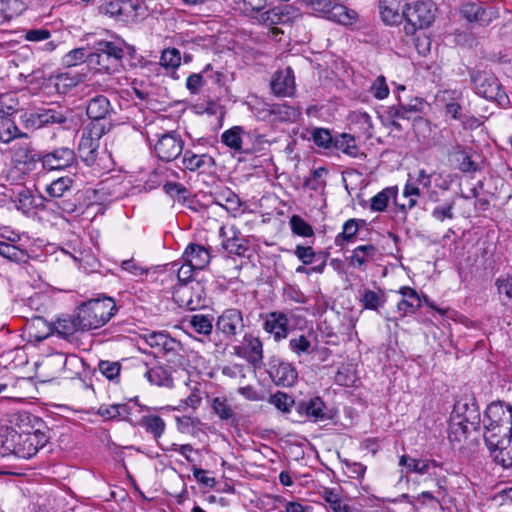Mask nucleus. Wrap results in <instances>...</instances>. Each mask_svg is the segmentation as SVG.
Returning a JSON list of instances; mask_svg holds the SVG:
<instances>
[{"label": "nucleus", "instance_id": "1", "mask_svg": "<svg viewBox=\"0 0 512 512\" xmlns=\"http://www.w3.org/2000/svg\"><path fill=\"white\" fill-rule=\"evenodd\" d=\"M485 443L497 463L512 468V405L497 401L486 408Z\"/></svg>", "mask_w": 512, "mask_h": 512}, {"label": "nucleus", "instance_id": "2", "mask_svg": "<svg viewBox=\"0 0 512 512\" xmlns=\"http://www.w3.org/2000/svg\"><path fill=\"white\" fill-rule=\"evenodd\" d=\"M117 311L114 300L110 297L92 299L78 309V321L81 331H88L104 326Z\"/></svg>", "mask_w": 512, "mask_h": 512}, {"label": "nucleus", "instance_id": "3", "mask_svg": "<svg viewBox=\"0 0 512 512\" xmlns=\"http://www.w3.org/2000/svg\"><path fill=\"white\" fill-rule=\"evenodd\" d=\"M47 441L44 433L25 435L12 431L0 437V446L5 454L30 459L36 455L40 448L46 445Z\"/></svg>", "mask_w": 512, "mask_h": 512}, {"label": "nucleus", "instance_id": "4", "mask_svg": "<svg viewBox=\"0 0 512 512\" xmlns=\"http://www.w3.org/2000/svg\"><path fill=\"white\" fill-rule=\"evenodd\" d=\"M123 57L121 46L110 41H98L94 44V51L88 55V62L96 65L98 70L112 73L118 69Z\"/></svg>", "mask_w": 512, "mask_h": 512}, {"label": "nucleus", "instance_id": "5", "mask_svg": "<svg viewBox=\"0 0 512 512\" xmlns=\"http://www.w3.org/2000/svg\"><path fill=\"white\" fill-rule=\"evenodd\" d=\"M141 338L151 348H154L159 353H162L168 362L176 366H181L183 364V346L179 341L172 338L168 333L163 331L149 332L143 334Z\"/></svg>", "mask_w": 512, "mask_h": 512}, {"label": "nucleus", "instance_id": "6", "mask_svg": "<svg viewBox=\"0 0 512 512\" xmlns=\"http://www.w3.org/2000/svg\"><path fill=\"white\" fill-rule=\"evenodd\" d=\"M406 23L404 31L407 35H413L418 29L429 27L435 19V9L430 2L417 1L406 5L404 18Z\"/></svg>", "mask_w": 512, "mask_h": 512}, {"label": "nucleus", "instance_id": "7", "mask_svg": "<svg viewBox=\"0 0 512 512\" xmlns=\"http://www.w3.org/2000/svg\"><path fill=\"white\" fill-rule=\"evenodd\" d=\"M314 12L331 21L348 25L353 22L356 13L347 9L339 0H302Z\"/></svg>", "mask_w": 512, "mask_h": 512}, {"label": "nucleus", "instance_id": "8", "mask_svg": "<svg viewBox=\"0 0 512 512\" xmlns=\"http://www.w3.org/2000/svg\"><path fill=\"white\" fill-rule=\"evenodd\" d=\"M139 0H106L99 7V14L117 21L133 22L139 16Z\"/></svg>", "mask_w": 512, "mask_h": 512}, {"label": "nucleus", "instance_id": "9", "mask_svg": "<svg viewBox=\"0 0 512 512\" xmlns=\"http://www.w3.org/2000/svg\"><path fill=\"white\" fill-rule=\"evenodd\" d=\"M40 425L41 420L33 414L27 411L17 412L10 416L9 425L0 427V437L12 431L25 435L43 433L39 428Z\"/></svg>", "mask_w": 512, "mask_h": 512}, {"label": "nucleus", "instance_id": "10", "mask_svg": "<svg viewBox=\"0 0 512 512\" xmlns=\"http://www.w3.org/2000/svg\"><path fill=\"white\" fill-rule=\"evenodd\" d=\"M42 167L47 171L66 170L77 163L75 151L69 147H58L44 153L40 158Z\"/></svg>", "mask_w": 512, "mask_h": 512}, {"label": "nucleus", "instance_id": "11", "mask_svg": "<svg viewBox=\"0 0 512 512\" xmlns=\"http://www.w3.org/2000/svg\"><path fill=\"white\" fill-rule=\"evenodd\" d=\"M245 328L242 311L237 308L225 309L216 322L217 331L224 335V338L233 341Z\"/></svg>", "mask_w": 512, "mask_h": 512}, {"label": "nucleus", "instance_id": "12", "mask_svg": "<svg viewBox=\"0 0 512 512\" xmlns=\"http://www.w3.org/2000/svg\"><path fill=\"white\" fill-rule=\"evenodd\" d=\"M476 92L481 97L503 104L508 101L505 91L498 79L493 75L477 74L473 77Z\"/></svg>", "mask_w": 512, "mask_h": 512}, {"label": "nucleus", "instance_id": "13", "mask_svg": "<svg viewBox=\"0 0 512 512\" xmlns=\"http://www.w3.org/2000/svg\"><path fill=\"white\" fill-rule=\"evenodd\" d=\"M432 184V174L425 169H419L415 174H408L407 182L403 189V196L408 198V209L417 205V198L421 195L420 187L430 189Z\"/></svg>", "mask_w": 512, "mask_h": 512}, {"label": "nucleus", "instance_id": "14", "mask_svg": "<svg viewBox=\"0 0 512 512\" xmlns=\"http://www.w3.org/2000/svg\"><path fill=\"white\" fill-rule=\"evenodd\" d=\"M67 121V111L61 107L43 108L30 113L26 126L35 129L49 124H63Z\"/></svg>", "mask_w": 512, "mask_h": 512}, {"label": "nucleus", "instance_id": "15", "mask_svg": "<svg viewBox=\"0 0 512 512\" xmlns=\"http://www.w3.org/2000/svg\"><path fill=\"white\" fill-rule=\"evenodd\" d=\"M201 292L202 287L199 283H196L195 287L179 284L173 293V298L180 307L194 311L204 305Z\"/></svg>", "mask_w": 512, "mask_h": 512}, {"label": "nucleus", "instance_id": "16", "mask_svg": "<svg viewBox=\"0 0 512 512\" xmlns=\"http://www.w3.org/2000/svg\"><path fill=\"white\" fill-rule=\"evenodd\" d=\"M460 13L467 21L481 26H487L498 18V12L493 7H485L474 2L464 3L461 6Z\"/></svg>", "mask_w": 512, "mask_h": 512}, {"label": "nucleus", "instance_id": "17", "mask_svg": "<svg viewBox=\"0 0 512 512\" xmlns=\"http://www.w3.org/2000/svg\"><path fill=\"white\" fill-rule=\"evenodd\" d=\"M184 142L174 134L167 133L162 135L155 145V152L159 159L170 162L176 159L182 152Z\"/></svg>", "mask_w": 512, "mask_h": 512}, {"label": "nucleus", "instance_id": "18", "mask_svg": "<svg viewBox=\"0 0 512 512\" xmlns=\"http://www.w3.org/2000/svg\"><path fill=\"white\" fill-rule=\"evenodd\" d=\"M263 330L271 334L276 342L287 338L289 319L284 312L273 311L264 316Z\"/></svg>", "mask_w": 512, "mask_h": 512}, {"label": "nucleus", "instance_id": "19", "mask_svg": "<svg viewBox=\"0 0 512 512\" xmlns=\"http://www.w3.org/2000/svg\"><path fill=\"white\" fill-rule=\"evenodd\" d=\"M446 155L451 163H456L457 168L463 173H471L477 170V165L471 160V148L459 143L447 147Z\"/></svg>", "mask_w": 512, "mask_h": 512}, {"label": "nucleus", "instance_id": "20", "mask_svg": "<svg viewBox=\"0 0 512 512\" xmlns=\"http://www.w3.org/2000/svg\"><path fill=\"white\" fill-rule=\"evenodd\" d=\"M238 354L254 367L259 368L263 363V343L259 337L245 334Z\"/></svg>", "mask_w": 512, "mask_h": 512}, {"label": "nucleus", "instance_id": "21", "mask_svg": "<svg viewBox=\"0 0 512 512\" xmlns=\"http://www.w3.org/2000/svg\"><path fill=\"white\" fill-rule=\"evenodd\" d=\"M219 236L222 239V248L230 254L237 256H244L248 247L246 240L240 237L234 227L227 228L221 226L219 229Z\"/></svg>", "mask_w": 512, "mask_h": 512}, {"label": "nucleus", "instance_id": "22", "mask_svg": "<svg viewBox=\"0 0 512 512\" xmlns=\"http://www.w3.org/2000/svg\"><path fill=\"white\" fill-rule=\"evenodd\" d=\"M271 89L277 96H291L295 91V79L290 67L276 71L270 82Z\"/></svg>", "mask_w": 512, "mask_h": 512}, {"label": "nucleus", "instance_id": "23", "mask_svg": "<svg viewBox=\"0 0 512 512\" xmlns=\"http://www.w3.org/2000/svg\"><path fill=\"white\" fill-rule=\"evenodd\" d=\"M398 293L402 299L397 303L396 309L401 318L415 313L422 305V298L417 291L409 286H402Z\"/></svg>", "mask_w": 512, "mask_h": 512}, {"label": "nucleus", "instance_id": "24", "mask_svg": "<svg viewBox=\"0 0 512 512\" xmlns=\"http://www.w3.org/2000/svg\"><path fill=\"white\" fill-rule=\"evenodd\" d=\"M114 113L110 100L105 95H95L87 101L86 114L91 120H104Z\"/></svg>", "mask_w": 512, "mask_h": 512}, {"label": "nucleus", "instance_id": "25", "mask_svg": "<svg viewBox=\"0 0 512 512\" xmlns=\"http://www.w3.org/2000/svg\"><path fill=\"white\" fill-rule=\"evenodd\" d=\"M438 101L442 103L445 114L449 115L451 118L455 120H461V102L463 101V96L460 91L457 90H445L441 92L438 96Z\"/></svg>", "mask_w": 512, "mask_h": 512}, {"label": "nucleus", "instance_id": "26", "mask_svg": "<svg viewBox=\"0 0 512 512\" xmlns=\"http://www.w3.org/2000/svg\"><path fill=\"white\" fill-rule=\"evenodd\" d=\"M185 262H188L192 267L198 270L204 269L211 260V255L208 249L204 246L190 243L182 256Z\"/></svg>", "mask_w": 512, "mask_h": 512}, {"label": "nucleus", "instance_id": "27", "mask_svg": "<svg viewBox=\"0 0 512 512\" xmlns=\"http://www.w3.org/2000/svg\"><path fill=\"white\" fill-rule=\"evenodd\" d=\"M403 0H380V15L387 25H395L401 23L404 18V9L402 8Z\"/></svg>", "mask_w": 512, "mask_h": 512}, {"label": "nucleus", "instance_id": "28", "mask_svg": "<svg viewBox=\"0 0 512 512\" xmlns=\"http://www.w3.org/2000/svg\"><path fill=\"white\" fill-rule=\"evenodd\" d=\"M183 169L190 172L205 171L214 166V159L208 154H196L191 150H186L182 156Z\"/></svg>", "mask_w": 512, "mask_h": 512}, {"label": "nucleus", "instance_id": "29", "mask_svg": "<svg viewBox=\"0 0 512 512\" xmlns=\"http://www.w3.org/2000/svg\"><path fill=\"white\" fill-rule=\"evenodd\" d=\"M270 374L277 385L284 387L293 386L298 378L296 368L286 362H281L278 366L274 367Z\"/></svg>", "mask_w": 512, "mask_h": 512}, {"label": "nucleus", "instance_id": "30", "mask_svg": "<svg viewBox=\"0 0 512 512\" xmlns=\"http://www.w3.org/2000/svg\"><path fill=\"white\" fill-rule=\"evenodd\" d=\"M399 465L405 466L407 472H414L424 475L430 472L432 468L440 467V464L433 459H416L407 455H402L399 459Z\"/></svg>", "mask_w": 512, "mask_h": 512}, {"label": "nucleus", "instance_id": "31", "mask_svg": "<svg viewBox=\"0 0 512 512\" xmlns=\"http://www.w3.org/2000/svg\"><path fill=\"white\" fill-rule=\"evenodd\" d=\"M376 254L377 248L372 244L357 246L349 258V265L364 270L366 264L373 261Z\"/></svg>", "mask_w": 512, "mask_h": 512}, {"label": "nucleus", "instance_id": "32", "mask_svg": "<svg viewBox=\"0 0 512 512\" xmlns=\"http://www.w3.org/2000/svg\"><path fill=\"white\" fill-rule=\"evenodd\" d=\"M26 10L22 0H0V25L20 16Z\"/></svg>", "mask_w": 512, "mask_h": 512}, {"label": "nucleus", "instance_id": "33", "mask_svg": "<svg viewBox=\"0 0 512 512\" xmlns=\"http://www.w3.org/2000/svg\"><path fill=\"white\" fill-rule=\"evenodd\" d=\"M297 410L304 413L314 422L324 420L326 418L325 404L319 397H314L307 402H300Z\"/></svg>", "mask_w": 512, "mask_h": 512}, {"label": "nucleus", "instance_id": "34", "mask_svg": "<svg viewBox=\"0 0 512 512\" xmlns=\"http://www.w3.org/2000/svg\"><path fill=\"white\" fill-rule=\"evenodd\" d=\"M59 94H67L81 82L78 73L63 72L50 79Z\"/></svg>", "mask_w": 512, "mask_h": 512}, {"label": "nucleus", "instance_id": "35", "mask_svg": "<svg viewBox=\"0 0 512 512\" xmlns=\"http://www.w3.org/2000/svg\"><path fill=\"white\" fill-rule=\"evenodd\" d=\"M147 380L157 386L171 388L173 386V378L169 369L163 366H155L149 368L144 373Z\"/></svg>", "mask_w": 512, "mask_h": 512}, {"label": "nucleus", "instance_id": "36", "mask_svg": "<svg viewBox=\"0 0 512 512\" xmlns=\"http://www.w3.org/2000/svg\"><path fill=\"white\" fill-rule=\"evenodd\" d=\"M386 302L385 294L382 290H370V289H363V291L360 292V303L362 304L364 309L368 310H377L380 307H383V305Z\"/></svg>", "mask_w": 512, "mask_h": 512}, {"label": "nucleus", "instance_id": "37", "mask_svg": "<svg viewBox=\"0 0 512 512\" xmlns=\"http://www.w3.org/2000/svg\"><path fill=\"white\" fill-rule=\"evenodd\" d=\"M12 201L15 208L26 216L31 215L36 207L34 196L31 191L26 188H22L18 191Z\"/></svg>", "mask_w": 512, "mask_h": 512}, {"label": "nucleus", "instance_id": "38", "mask_svg": "<svg viewBox=\"0 0 512 512\" xmlns=\"http://www.w3.org/2000/svg\"><path fill=\"white\" fill-rule=\"evenodd\" d=\"M290 10H292L291 6H284V7H276L271 10H268L264 12L261 15V21L268 25H277V24H283L290 21Z\"/></svg>", "mask_w": 512, "mask_h": 512}, {"label": "nucleus", "instance_id": "39", "mask_svg": "<svg viewBox=\"0 0 512 512\" xmlns=\"http://www.w3.org/2000/svg\"><path fill=\"white\" fill-rule=\"evenodd\" d=\"M98 148H99V142L94 141L82 134L78 149H79L81 159L87 165L90 166V165L94 164L96 157H97Z\"/></svg>", "mask_w": 512, "mask_h": 512}, {"label": "nucleus", "instance_id": "40", "mask_svg": "<svg viewBox=\"0 0 512 512\" xmlns=\"http://www.w3.org/2000/svg\"><path fill=\"white\" fill-rule=\"evenodd\" d=\"M140 424L145 428L146 432L151 433L157 440L165 432L166 424L158 415H144L140 420Z\"/></svg>", "mask_w": 512, "mask_h": 512}, {"label": "nucleus", "instance_id": "41", "mask_svg": "<svg viewBox=\"0 0 512 512\" xmlns=\"http://www.w3.org/2000/svg\"><path fill=\"white\" fill-rule=\"evenodd\" d=\"M473 423H469L466 419L460 417L451 420L449 425V439L452 442H461L466 439L469 433L470 426Z\"/></svg>", "mask_w": 512, "mask_h": 512}, {"label": "nucleus", "instance_id": "42", "mask_svg": "<svg viewBox=\"0 0 512 512\" xmlns=\"http://www.w3.org/2000/svg\"><path fill=\"white\" fill-rule=\"evenodd\" d=\"M212 409L215 414L224 421L233 424L236 421V413L227 399L223 397H216L212 401Z\"/></svg>", "mask_w": 512, "mask_h": 512}, {"label": "nucleus", "instance_id": "43", "mask_svg": "<svg viewBox=\"0 0 512 512\" xmlns=\"http://www.w3.org/2000/svg\"><path fill=\"white\" fill-rule=\"evenodd\" d=\"M73 179L69 176L59 177L47 185L45 191L53 198H61L72 188Z\"/></svg>", "mask_w": 512, "mask_h": 512}, {"label": "nucleus", "instance_id": "44", "mask_svg": "<svg viewBox=\"0 0 512 512\" xmlns=\"http://www.w3.org/2000/svg\"><path fill=\"white\" fill-rule=\"evenodd\" d=\"M54 329L59 335L65 338L71 336L76 331H81L78 321V313L76 312L74 317L58 319L54 323Z\"/></svg>", "mask_w": 512, "mask_h": 512}, {"label": "nucleus", "instance_id": "45", "mask_svg": "<svg viewBox=\"0 0 512 512\" xmlns=\"http://www.w3.org/2000/svg\"><path fill=\"white\" fill-rule=\"evenodd\" d=\"M98 414L107 420L126 419L129 415V407L126 404L101 405Z\"/></svg>", "mask_w": 512, "mask_h": 512}, {"label": "nucleus", "instance_id": "46", "mask_svg": "<svg viewBox=\"0 0 512 512\" xmlns=\"http://www.w3.org/2000/svg\"><path fill=\"white\" fill-rule=\"evenodd\" d=\"M411 119V116H409V114L404 111L400 104L390 106L387 109L386 120L388 121L389 125L397 131L403 130V126L400 123V120L410 121Z\"/></svg>", "mask_w": 512, "mask_h": 512}, {"label": "nucleus", "instance_id": "47", "mask_svg": "<svg viewBox=\"0 0 512 512\" xmlns=\"http://www.w3.org/2000/svg\"><path fill=\"white\" fill-rule=\"evenodd\" d=\"M397 194L396 187H388L377 193L371 198L370 208L374 212L384 211L389 203L391 197H395Z\"/></svg>", "mask_w": 512, "mask_h": 512}, {"label": "nucleus", "instance_id": "48", "mask_svg": "<svg viewBox=\"0 0 512 512\" xmlns=\"http://www.w3.org/2000/svg\"><path fill=\"white\" fill-rule=\"evenodd\" d=\"M244 130L240 126H234L223 132L221 135L222 142L229 148L240 151L242 149V134Z\"/></svg>", "mask_w": 512, "mask_h": 512}, {"label": "nucleus", "instance_id": "49", "mask_svg": "<svg viewBox=\"0 0 512 512\" xmlns=\"http://www.w3.org/2000/svg\"><path fill=\"white\" fill-rule=\"evenodd\" d=\"M23 136L15 123L8 117H0V142L9 143L13 139Z\"/></svg>", "mask_w": 512, "mask_h": 512}, {"label": "nucleus", "instance_id": "50", "mask_svg": "<svg viewBox=\"0 0 512 512\" xmlns=\"http://www.w3.org/2000/svg\"><path fill=\"white\" fill-rule=\"evenodd\" d=\"M111 124H105L100 122V120H92L89 124H87L82 134L94 141L99 142V140L110 131Z\"/></svg>", "mask_w": 512, "mask_h": 512}, {"label": "nucleus", "instance_id": "51", "mask_svg": "<svg viewBox=\"0 0 512 512\" xmlns=\"http://www.w3.org/2000/svg\"><path fill=\"white\" fill-rule=\"evenodd\" d=\"M19 108V101L15 93H4L0 95V117H8L16 113Z\"/></svg>", "mask_w": 512, "mask_h": 512}, {"label": "nucleus", "instance_id": "52", "mask_svg": "<svg viewBox=\"0 0 512 512\" xmlns=\"http://www.w3.org/2000/svg\"><path fill=\"white\" fill-rule=\"evenodd\" d=\"M47 208L55 212L59 217L65 218L77 211V204L72 199H62L60 201H47Z\"/></svg>", "mask_w": 512, "mask_h": 512}, {"label": "nucleus", "instance_id": "53", "mask_svg": "<svg viewBox=\"0 0 512 512\" xmlns=\"http://www.w3.org/2000/svg\"><path fill=\"white\" fill-rule=\"evenodd\" d=\"M188 324L196 333L202 335H209L213 329L211 318L203 314L192 315Z\"/></svg>", "mask_w": 512, "mask_h": 512}, {"label": "nucleus", "instance_id": "54", "mask_svg": "<svg viewBox=\"0 0 512 512\" xmlns=\"http://www.w3.org/2000/svg\"><path fill=\"white\" fill-rule=\"evenodd\" d=\"M333 147L351 157H357L358 155V148L355 144L354 137L346 133L335 138Z\"/></svg>", "mask_w": 512, "mask_h": 512}, {"label": "nucleus", "instance_id": "55", "mask_svg": "<svg viewBox=\"0 0 512 512\" xmlns=\"http://www.w3.org/2000/svg\"><path fill=\"white\" fill-rule=\"evenodd\" d=\"M0 255L15 262L24 261L27 257L25 250L3 240H0Z\"/></svg>", "mask_w": 512, "mask_h": 512}, {"label": "nucleus", "instance_id": "56", "mask_svg": "<svg viewBox=\"0 0 512 512\" xmlns=\"http://www.w3.org/2000/svg\"><path fill=\"white\" fill-rule=\"evenodd\" d=\"M237 9L248 16H254L266 7L267 0H234Z\"/></svg>", "mask_w": 512, "mask_h": 512}, {"label": "nucleus", "instance_id": "57", "mask_svg": "<svg viewBox=\"0 0 512 512\" xmlns=\"http://www.w3.org/2000/svg\"><path fill=\"white\" fill-rule=\"evenodd\" d=\"M359 229L356 219H349L343 224L342 232L335 238L337 246L343 245L344 242H350L357 234Z\"/></svg>", "mask_w": 512, "mask_h": 512}, {"label": "nucleus", "instance_id": "58", "mask_svg": "<svg viewBox=\"0 0 512 512\" xmlns=\"http://www.w3.org/2000/svg\"><path fill=\"white\" fill-rule=\"evenodd\" d=\"M311 341L306 335H297L289 340L290 350L300 357L303 354H309L311 351Z\"/></svg>", "mask_w": 512, "mask_h": 512}, {"label": "nucleus", "instance_id": "59", "mask_svg": "<svg viewBox=\"0 0 512 512\" xmlns=\"http://www.w3.org/2000/svg\"><path fill=\"white\" fill-rule=\"evenodd\" d=\"M291 230L294 234L301 237H312L314 235L313 228L303 218L298 215H293L290 218Z\"/></svg>", "mask_w": 512, "mask_h": 512}, {"label": "nucleus", "instance_id": "60", "mask_svg": "<svg viewBox=\"0 0 512 512\" xmlns=\"http://www.w3.org/2000/svg\"><path fill=\"white\" fill-rule=\"evenodd\" d=\"M271 113L279 115L282 121L295 122L300 117V111L292 106L286 104L274 105Z\"/></svg>", "mask_w": 512, "mask_h": 512}, {"label": "nucleus", "instance_id": "61", "mask_svg": "<svg viewBox=\"0 0 512 512\" xmlns=\"http://www.w3.org/2000/svg\"><path fill=\"white\" fill-rule=\"evenodd\" d=\"M181 55L178 49H165L160 57V64L166 69H176L180 66Z\"/></svg>", "mask_w": 512, "mask_h": 512}, {"label": "nucleus", "instance_id": "62", "mask_svg": "<svg viewBox=\"0 0 512 512\" xmlns=\"http://www.w3.org/2000/svg\"><path fill=\"white\" fill-rule=\"evenodd\" d=\"M312 139L315 145L324 149L334 146L335 138L332 137L330 130L326 128H315L312 131Z\"/></svg>", "mask_w": 512, "mask_h": 512}, {"label": "nucleus", "instance_id": "63", "mask_svg": "<svg viewBox=\"0 0 512 512\" xmlns=\"http://www.w3.org/2000/svg\"><path fill=\"white\" fill-rule=\"evenodd\" d=\"M88 55L85 48L72 49L62 57V64L67 67L77 66L88 60Z\"/></svg>", "mask_w": 512, "mask_h": 512}, {"label": "nucleus", "instance_id": "64", "mask_svg": "<svg viewBox=\"0 0 512 512\" xmlns=\"http://www.w3.org/2000/svg\"><path fill=\"white\" fill-rule=\"evenodd\" d=\"M269 403L273 404L281 412L288 413L294 405V400L286 393L277 392L270 397Z\"/></svg>", "mask_w": 512, "mask_h": 512}]
</instances>
